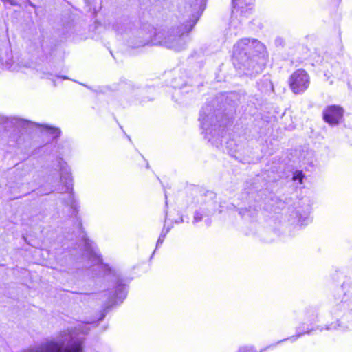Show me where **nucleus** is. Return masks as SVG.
Listing matches in <instances>:
<instances>
[{
	"label": "nucleus",
	"instance_id": "obj_19",
	"mask_svg": "<svg viewBox=\"0 0 352 352\" xmlns=\"http://www.w3.org/2000/svg\"><path fill=\"white\" fill-rule=\"evenodd\" d=\"M9 63H7L6 67L11 70H16V67H14L12 65L10 66H8Z\"/></svg>",
	"mask_w": 352,
	"mask_h": 352
},
{
	"label": "nucleus",
	"instance_id": "obj_4",
	"mask_svg": "<svg viewBox=\"0 0 352 352\" xmlns=\"http://www.w3.org/2000/svg\"><path fill=\"white\" fill-rule=\"evenodd\" d=\"M57 167L59 170V182L61 186L55 188L54 190L59 192H67L69 194L67 205L69 206L74 211H77L78 205L76 203L74 195H72L73 190V179L69 168L67 163L60 158L57 161Z\"/></svg>",
	"mask_w": 352,
	"mask_h": 352
},
{
	"label": "nucleus",
	"instance_id": "obj_15",
	"mask_svg": "<svg viewBox=\"0 0 352 352\" xmlns=\"http://www.w3.org/2000/svg\"><path fill=\"white\" fill-rule=\"evenodd\" d=\"M133 86L131 83H126L123 86L122 89H124L125 91H130L133 89Z\"/></svg>",
	"mask_w": 352,
	"mask_h": 352
},
{
	"label": "nucleus",
	"instance_id": "obj_18",
	"mask_svg": "<svg viewBox=\"0 0 352 352\" xmlns=\"http://www.w3.org/2000/svg\"><path fill=\"white\" fill-rule=\"evenodd\" d=\"M169 232V228L166 229V230L164 228L162 230V233L160 234V236H162L164 239L166 237V234Z\"/></svg>",
	"mask_w": 352,
	"mask_h": 352
},
{
	"label": "nucleus",
	"instance_id": "obj_3",
	"mask_svg": "<svg viewBox=\"0 0 352 352\" xmlns=\"http://www.w3.org/2000/svg\"><path fill=\"white\" fill-rule=\"evenodd\" d=\"M199 120L204 131L205 138L217 147L222 145L224 127L217 123V115L212 111L210 105L207 104L202 108Z\"/></svg>",
	"mask_w": 352,
	"mask_h": 352
},
{
	"label": "nucleus",
	"instance_id": "obj_6",
	"mask_svg": "<svg viewBox=\"0 0 352 352\" xmlns=\"http://www.w3.org/2000/svg\"><path fill=\"white\" fill-rule=\"evenodd\" d=\"M289 82L290 89L294 94H301L309 86V76L305 70L299 69L291 75Z\"/></svg>",
	"mask_w": 352,
	"mask_h": 352
},
{
	"label": "nucleus",
	"instance_id": "obj_10",
	"mask_svg": "<svg viewBox=\"0 0 352 352\" xmlns=\"http://www.w3.org/2000/svg\"><path fill=\"white\" fill-rule=\"evenodd\" d=\"M343 116V109L336 105L327 107L323 111V119L330 125H337Z\"/></svg>",
	"mask_w": 352,
	"mask_h": 352
},
{
	"label": "nucleus",
	"instance_id": "obj_13",
	"mask_svg": "<svg viewBox=\"0 0 352 352\" xmlns=\"http://www.w3.org/2000/svg\"><path fill=\"white\" fill-rule=\"evenodd\" d=\"M232 146H235V143L233 140H230L226 142V148H228V151L231 153V155H232V153L236 151V149L232 148Z\"/></svg>",
	"mask_w": 352,
	"mask_h": 352
},
{
	"label": "nucleus",
	"instance_id": "obj_12",
	"mask_svg": "<svg viewBox=\"0 0 352 352\" xmlns=\"http://www.w3.org/2000/svg\"><path fill=\"white\" fill-rule=\"evenodd\" d=\"M209 214L210 212L204 209L201 208L199 210H197L195 212L192 223L194 224L197 223L201 221L203 219L204 217L209 216Z\"/></svg>",
	"mask_w": 352,
	"mask_h": 352
},
{
	"label": "nucleus",
	"instance_id": "obj_11",
	"mask_svg": "<svg viewBox=\"0 0 352 352\" xmlns=\"http://www.w3.org/2000/svg\"><path fill=\"white\" fill-rule=\"evenodd\" d=\"M312 330H313V329H309V327H307L306 329L301 330V327H298L296 329V334L295 336H293L290 338H287L283 340H280V341L278 342L277 344H278L283 341L287 340H289L292 342H295L299 337H300L301 336H302L305 333H309Z\"/></svg>",
	"mask_w": 352,
	"mask_h": 352
},
{
	"label": "nucleus",
	"instance_id": "obj_22",
	"mask_svg": "<svg viewBox=\"0 0 352 352\" xmlns=\"http://www.w3.org/2000/svg\"><path fill=\"white\" fill-rule=\"evenodd\" d=\"M62 78H63V79H67V77H65V76H63Z\"/></svg>",
	"mask_w": 352,
	"mask_h": 352
},
{
	"label": "nucleus",
	"instance_id": "obj_17",
	"mask_svg": "<svg viewBox=\"0 0 352 352\" xmlns=\"http://www.w3.org/2000/svg\"><path fill=\"white\" fill-rule=\"evenodd\" d=\"M164 239L162 236H159L158 240L157 241L156 248H158L160 245H162L164 242Z\"/></svg>",
	"mask_w": 352,
	"mask_h": 352
},
{
	"label": "nucleus",
	"instance_id": "obj_8",
	"mask_svg": "<svg viewBox=\"0 0 352 352\" xmlns=\"http://www.w3.org/2000/svg\"><path fill=\"white\" fill-rule=\"evenodd\" d=\"M114 287L109 291V296L108 304L112 306L116 303L122 302L126 298L127 291L126 285L123 283L122 280L116 276L114 280Z\"/></svg>",
	"mask_w": 352,
	"mask_h": 352
},
{
	"label": "nucleus",
	"instance_id": "obj_20",
	"mask_svg": "<svg viewBox=\"0 0 352 352\" xmlns=\"http://www.w3.org/2000/svg\"><path fill=\"white\" fill-rule=\"evenodd\" d=\"M78 228L79 230H81V229H82V223L80 221L78 222Z\"/></svg>",
	"mask_w": 352,
	"mask_h": 352
},
{
	"label": "nucleus",
	"instance_id": "obj_21",
	"mask_svg": "<svg viewBox=\"0 0 352 352\" xmlns=\"http://www.w3.org/2000/svg\"><path fill=\"white\" fill-rule=\"evenodd\" d=\"M105 316V314L104 313H102L101 314V316L100 318H99L100 320H102Z\"/></svg>",
	"mask_w": 352,
	"mask_h": 352
},
{
	"label": "nucleus",
	"instance_id": "obj_23",
	"mask_svg": "<svg viewBox=\"0 0 352 352\" xmlns=\"http://www.w3.org/2000/svg\"><path fill=\"white\" fill-rule=\"evenodd\" d=\"M146 168H149V165H148V163H147V164H146Z\"/></svg>",
	"mask_w": 352,
	"mask_h": 352
},
{
	"label": "nucleus",
	"instance_id": "obj_24",
	"mask_svg": "<svg viewBox=\"0 0 352 352\" xmlns=\"http://www.w3.org/2000/svg\"><path fill=\"white\" fill-rule=\"evenodd\" d=\"M114 29L118 31V29L116 28V26L114 27Z\"/></svg>",
	"mask_w": 352,
	"mask_h": 352
},
{
	"label": "nucleus",
	"instance_id": "obj_2",
	"mask_svg": "<svg viewBox=\"0 0 352 352\" xmlns=\"http://www.w3.org/2000/svg\"><path fill=\"white\" fill-rule=\"evenodd\" d=\"M263 49V45L256 39L242 38L234 45V64L244 70L247 76H253L261 72V66L253 58L254 53Z\"/></svg>",
	"mask_w": 352,
	"mask_h": 352
},
{
	"label": "nucleus",
	"instance_id": "obj_25",
	"mask_svg": "<svg viewBox=\"0 0 352 352\" xmlns=\"http://www.w3.org/2000/svg\"><path fill=\"white\" fill-rule=\"evenodd\" d=\"M331 328L329 327H327L326 329H330Z\"/></svg>",
	"mask_w": 352,
	"mask_h": 352
},
{
	"label": "nucleus",
	"instance_id": "obj_9",
	"mask_svg": "<svg viewBox=\"0 0 352 352\" xmlns=\"http://www.w3.org/2000/svg\"><path fill=\"white\" fill-rule=\"evenodd\" d=\"M82 239L84 243L85 256L90 260L94 264L100 263L102 258L94 242L87 238L85 234H82Z\"/></svg>",
	"mask_w": 352,
	"mask_h": 352
},
{
	"label": "nucleus",
	"instance_id": "obj_14",
	"mask_svg": "<svg viewBox=\"0 0 352 352\" xmlns=\"http://www.w3.org/2000/svg\"><path fill=\"white\" fill-rule=\"evenodd\" d=\"M304 175L302 172L296 171L293 176V179L294 181L298 180L300 183H302Z\"/></svg>",
	"mask_w": 352,
	"mask_h": 352
},
{
	"label": "nucleus",
	"instance_id": "obj_7",
	"mask_svg": "<svg viewBox=\"0 0 352 352\" xmlns=\"http://www.w3.org/2000/svg\"><path fill=\"white\" fill-rule=\"evenodd\" d=\"M254 0H232L233 10L232 12L230 28L237 29L241 21L237 20V14H245L252 8Z\"/></svg>",
	"mask_w": 352,
	"mask_h": 352
},
{
	"label": "nucleus",
	"instance_id": "obj_16",
	"mask_svg": "<svg viewBox=\"0 0 352 352\" xmlns=\"http://www.w3.org/2000/svg\"><path fill=\"white\" fill-rule=\"evenodd\" d=\"M42 78H49V79H52V80H54L52 77V74H50V73H45V72H43V76H41Z\"/></svg>",
	"mask_w": 352,
	"mask_h": 352
},
{
	"label": "nucleus",
	"instance_id": "obj_5",
	"mask_svg": "<svg viewBox=\"0 0 352 352\" xmlns=\"http://www.w3.org/2000/svg\"><path fill=\"white\" fill-rule=\"evenodd\" d=\"M1 124L6 129L11 128H28L32 125H35L41 127V130L47 131L48 133L52 135L54 138H58L60 134V130L58 128H54L48 125H39L36 123L30 122L25 120L19 119L17 118H2Z\"/></svg>",
	"mask_w": 352,
	"mask_h": 352
},
{
	"label": "nucleus",
	"instance_id": "obj_1",
	"mask_svg": "<svg viewBox=\"0 0 352 352\" xmlns=\"http://www.w3.org/2000/svg\"><path fill=\"white\" fill-rule=\"evenodd\" d=\"M206 0H195L193 4L188 6L187 12H190V21L187 24L182 25L171 30L156 31L149 27L148 32L140 30L138 34L139 41L131 43L133 47H140L146 45H161L176 51L185 47L186 40L185 35L188 34L197 22L200 15L204 10Z\"/></svg>",
	"mask_w": 352,
	"mask_h": 352
}]
</instances>
